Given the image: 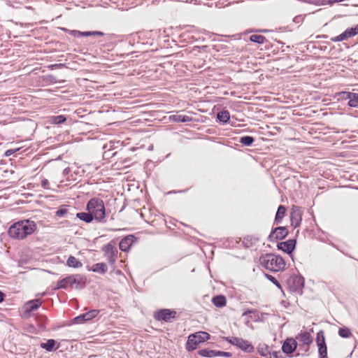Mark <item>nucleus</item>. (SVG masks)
<instances>
[{
    "label": "nucleus",
    "instance_id": "1",
    "mask_svg": "<svg viewBox=\"0 0 358 358\" xmlns=\"http://www.w3.org/2000/svg\"><path fill=\"white\" fill-rule=\"evenodd\" d=\"M36 229L35 222L30 220H23L13 223L8 229L10 237L15 239H24L32 234Z\"/></svg>",
    "mask_w": 358,
    "mask_h": 358
},
{
    "label": "nucleus",
    "instance_id": "2",
    "mask_svg": "<svg viewBox=\"0 0 358 358\" xmlns=\"http://www.w3.org/2000/svg\"><path fill=\"white\" fill-rule=\"evenodd\" d=\"M87 210L96 222H105L106 209L101 199L97 197L91 199L87 204Z\"/></svg>",
    "mask_w": 358,
    "mask_h": 358
},
{
    "label": "nucleus",
    "instance_id": "3",
    "mask_svg": "<svg viewBox=\"0 0 358 358\" xmlns=\"http://www.w3.org/2000/svg\"><path fill=\"white\" fill-rule=\"evenodd\" d=\"M260 264L272 271H279L284 268L285 262L282 257L273 254H266L259 258Z\"/></svg>",
    "mask_w": 358,
    "mask_h": 358
},
{
    "label": "nucleus",
    "instance_id": "4",
    "mask_svg": "<svg viewBox=\"0 0 358 358\" xmlns=\"http://www.w3.org/2000/svg\"><path fill=\"white\" fill-rule=\"evenodd\" d=\"M84 282L82 275H71L58 281L56 289H67L69 287L80 289L83 287Z\"/></svg>",
    "mask_w": 358,
    "mask_h": 358
},
{
    "label": "nucleus",
    "instance_id": "5",
    "mask_svg": "<svg viewBox=\"0 0 358 358\" xmlns=\"http://www.w3.org/2000/svg\"><path fill=\"white\" fill-rule=\"evenodd\" d=\"M210 336L205 331H199L193 334H190L188 337L186 348L189 351L194 350L196 346L210 338Z\"/></svg>",
    "mask_w": 358,
    "mask_h": 358
},
{
    "label": "nucleus",
    "instance_id": "6",
    "mask_svg": "<svg viewBox=\"0 0 358 358\" xmlns=\"http://www.w3.org/2000/svg\"><path fill=\"white\" fill-rule=\"evenodd\" d=\"M225 340L230 344L242 350L245 352H252L254 351L253 345L246 340L238 337H226Z\"/></svg>",
    "mask_w": 358,
    "mask_h": 358
},
{
    "label": "nucleus",
    "instance_id": "7",
    "mask_svg": "<svg viewBox=\"0 0 358 358\" xmlns=\"http://www.w3.org/2000/svg\"><path fill=\"white\" fill-rule=\"evenodd\" d=\"M102 250L110 264H115L117 259V249L113 245L108 243L102 247Z\"/></svg>",
    "mask_w": 358,
    "mask_h": 358
},
{
    "label": "nucleus",
    "instance_id": "8",
    "mask_svg": "<svg viewBox=\"0 0 358 358\" xmlns=\"http://www.w3.org/2000/svg\"><path fill=\"white\" fill-rule=\"evenodd\" d=\"M291 224L294 228L299 227L302 220V210L299 206H293L290 215Z\"/></svg>",
    "mask_w": 358,
    "mask_h": 358
},
{
    "label": "nucleus",
    "instance_id": "9",
    "mask_svg": "<svg viewBox=\"0 0 358 358\" xmlns=\"http://www.w3.org/2000/svg\"><path fill=\"white\" fill-rule=\"evenodd\" d=\"M199 355L204 357H231L232 356L231 352L203 349L199 351Z\"/></svg>",
    "mask_w": 358,
    "mask_h": 358
},
{
    "label": "nucleus",
    "instance_id": "10",
    "mask_svg": "<svg viewBox=\"0 0 358 358\" xmlns=\"http://www.w3.org/2000/svg\"><path fill=\"white\" fill-rule=\"evenodd\" d=\"M288 234V231L285 227H276L272 233L269 235V239L273 241L275 240H282L287 236Z\"/></svg>",
    "mask_w": 358,
    "mask_h": 358
},
{
    "label": "nucleus",
    "instance_id": "11",
    "mask_svg": "<svg viewBox=\"0 0 358 358\" xmlns=\"http://www.w3.org/2000/svg\"><path fill=\"white\" fill-rule=\"evenodd\" d=\"M296 245V241L289 239L285 242H281L278 244V248L282 250L287 254H291L294 250Z\"/></svg>",
    "mask_w": 358,
    "mask_h": 358
},
{
    "label": "nucleus",
    "instance_id": "12",
    "mask_svg": "<svg viewBox=\"0 0 358 358\" xmlns=\"http://www.w3.org/2000/svg\"><path fill=\"white\" fill-rule=\"evenodd\" d=\"M175 311H171L169 309H164L159 311L155 315V318L158 320H164L166 322H169L172 318L175 317Z\"/></svg>",
    "mask_w": 358,
    "mask_h": 358
},
{
    "label": "nucleus",
    "instance_id": "13",
    "mask_svg": "<svg viewBox=\"0 0 358 358\" xmlns=\"http://www.w3.org/2000/svg\"><path fill=\"white\" fill-rule=\"evenodd\" d=\"M297 343L293 338H287L282 346V350L286 354L292 353L296 348Z\"/></svg>",
    "mask_w": 358,
    "mask_h": 358
},
{
    "label": "nucleus",
    "instance_id": "14",
    "mask_svg": "<svg viewBox=\"0 0 358 358\" xmlns=\"http://www.w3.org/2000/svg\"><path fill=\"white\" fill-rule=\"evenodd\" d=\"M135 237L133 235H129L122 238L119 244L120 249L123 252H127L134 242Z\"/></svg>",
    "mask_w": 358,
    "mask_h": 358
},
{
    "label": "nucleus",
    "instance_id": "15",
    "mask_svg": "<svg viewBox=\"0 0 358 358\" xmlns=\"http://www.w3.org/2000/svg\"><path fill=\"white\" fill-rule=\"evenodd\" d=\"M170 120L176 122H189L192 120V117L188 115L176 114L171 115Z\"/></svg>",
    "mask_w": 358,
    "mask_h": 358
},
{
    "label": "nucleus",
    "instance_id": "16",
    "mask_svg": "<svg viewBox=\"0 0 358 358\" xmlns=\"http://www.w3.org/2000/svg\"><path fill=\"white\" fill-rule=\"evenodd\" d=\"M41 305L40 299L31 300L26 303L25 308L27 312H31L36 310Z\"/></svg>",
    "mask_w": 358,
    "mask_h": 358
},
{
    "label": "nucleus",
    "instance_id": "17",
    "mask_svg": "<svg viewBox=\"0 0 358 358\" xmlns=\"http://www.w3.org/2000/svg\"><path fill=\"white\" fill-rule=\"evenodd\" d=\"M56 341L54 339H49L46 343H41V348L45 349L48 352H52L54 350L57 349L55 348Z\"/></svg>",
    "mask_w": 358,
    "mask_h": 358
},
{
    "label": "nucleus",
    "instance_id": "18",
    "mask_svg": "<svg viewBox=\"0 0 358 358\" xmlns=\"http://www.w3.org/2000/svg\"><path fill=\"white\" fill-rule=\"evenodd\" d=\"M212 302L215 306L222 308L226 305L227 300L225 296L222 295H218L213 298Z\"/></svg>",
    "mask_w": 358,
    "mask_h": 358
},
{
    "label": "nucleus",
    "instance_id": "19",
    "mask_svg": "<svg viewBox=\"0 0 358 358\" xmlns=\"http://www.w3.org/2000/svg\"><path fill=\"white\" fill-rule=\"evenodd\" d=\"M76 217L80 219L82 221L85 222L86 223H90L94 220L92 215V214L90 212L85 213H78L76 214Z\"/></svg>",
    "mask_w": 358,
    "mask_h": 358
},
{
    "label": "nucleus",
    "instance_id": "20",
    "mask_svg": "<svg viewBox=\"0 0 358 358\" xmlns=\"http://www.w3.org/2000/svg\"><path fill=\"white\" fill-rule=\"evenodd\" d=\"M286 212V208L283 206H280L278 208L275 217V222L278 224L280 223L282 218L284 217Z\"/></svg>",
    "mask_w": 358,
    "mask_h": 358
},
{
    "label": "nucleus",
    "instance_id": "21",
    "mask_svg": "<svg viewBox=\"0 0 358 358\" xmlns=\"http://www.w3.org/2000/svg\"><path fill=\"white\" fill-rule=\"evenodd\" d=\"M300 341L306 345H309L312 341V337L308 332H303L299 334Z\"/></svg>",
    "mask_w": 358,
    "mask_h": 358
},
{
    "label": "nucleus",
    "instance_id": "22",
    "mask_svg": "<svg viewBox=\"0 0 358 358\" xmlns=\"http://www.w3.org/2000/svg\"><path fill=\"white\" fill-rule=\"evenodd\" d=\"M66 264L69 267L73 268H79L82 266V263L78 259L73 256H70L69 257V259H67Z\"/></svg>",
    "mask_w": 358,
    "mask_h": 358
},
{
    "label": "nucleus",
    "instance_id": "23",
    "mask_svg": "<svg viewBox=\"0 0 358 358\" xmlns=\"http://www.w3.org/2000/svg\"><path fill=\"white\" fill-rule=\"evenodd\" d=\"M108 267L104 263L95 264L92 267V271L99 273H104L106 272Z\"/></svg>",
    "mask_w": 358,
    "mask_h": 358
},
{
    "label": "nucleus",
    "instance_id": "24",
    "mask_svg": "<svg viewBox=\"0 0 358 358\" xmlns=\"http://www.w3.org/2000/svg\"><path fill=\"white\" fill-rule=\"evenodd\" d=\"M217 117L220 122L227 123L230 118V114L228 110H222L217 113Z\"/></svg>",
    "mask_w": 358,
    "mask_h": 358
},
{
    "label": "nucleus",
    "instance_id": "25",
    "mask_svg": "<svg viewBox=\"0 0 358 358\" xmlns=\"http://www.w3.org/2000/svg\"><path fill=\"white\" fill-rule=\"evenodd\" d=\"M255 141V138L250 136H244L240 138L239 142L245 145L250 146Z\"/></svg>",
    "mask_w": 358,
    "mask_h": 358
},
{
    "label": "nucleus",
    "instance_id": "26",
    "mask_svg": "<svg viewBox=\"0 0 358 358\" xmlns=\"http://www.w3.org/2000/svg\"><path fill=\"white\" fill-rule=\"evenodd\" d=\"M250 40L259 44H263L266 41L264 36L256 34L251 35L250 36Z\"/></svg>",
    "mask_w": 358,
    "mask_h": 358
},
{
    "label": "nucleus",
    "instance_id": "27",
    "mask_svg": "<svg viewBox=\"0 0 358 358\" xmlns=\"http://www.w3.org/2000/svg\"><path fill=\"white\" fill-rule=\"evenodd\" d=\"M257 350L259 355L262 357H266L270 354L268 346L266 345H259Z\"/></svg>",
    "mask_w": 358,
    "mask_h": 358
},
{
    "label": "nucleus",
    "instance_id": "28",
    "mask_svg": "<svg viewBox=\"0 0 358 358\" xmlns=\"http://www.w3.org/2000/svg\"><path fill=\"white\" fill-rule=\"evenodd\" d=\"M316 342H317V346L326 345L325 338H324V334L323 331H320L317 334V341H316Z\"/></svg>",
    "mask_w": 358,
    "mask_h": 358
},
{
    "label": "nucleus",
    "instance_id": "29",
    "mask_svg": "<svg viewBox=\"0 0 358 358\" xmlns=\"http://www.w3.org/2000/svg\"><path fill=\"white\" fill-rule=\"evenodd\" d=\"M350 100L348 101V106L350 107H358V94L354 93L353 95H350Z\"/></svg>",
    "mask_w": 358,
    "mask_h": 358
},
{
    "label": "nucleus",
    "instance_id": "30",
    "mask_svg": "<svg viewBox=\"0 0 358 358\" xmlns=\"http://www.w3.org/2000/svg\"><path fill=\"white\" fill-rule=\"evenodd\" d=\"M318 354L320 358H327V349L326 345L318 346Z\"/></svg>",
    "mask_w": 358,
    "mask_h": 358
},
{
    "label": "nucleus",
    "instance_id": "31",
    "mask_svg": "<svg viewBox=\"0 0 358 358\" xmlns=\"http://www.w3.org/2000/svg\"><path fill=\"white\" fill-rule=\"evenodd\" d=\"M66 117L64 115L52 116L51 122L53 124H58L63 123L66 121Z\"/></svg>",
    "mask_w": 358,
    "mask_h": 358
},
{
    "label": "nucleus",
    "instance_id": "32",
    "mask_svg": "<svg viewBox=\"0 0 358 358\" xmlns=\"http://www.w3.org/2000/svg\"><path fill=\"white\" fill-rule=\"evenodd\" d=\"M99 310H91L90 311H88L87 313H85V318L87 320V321L88 320H90L93 318H94L95 317L97 316V315L99 314Z\"/></svg>",
    "mask_w": 358,
    "mask_h": 358
},
{
    "label": "nucleus",
    "instance_id": "33",
    "mask_svg": "<svg viewBox=\"0 0 358 358\" xmlns=\"http://www.w3.org/2000/svg\"><path fill=\"white\" fill-rule=\"evenodd\" d=\"M338 335L342 338H349L351 335V332L348 328H341L338 330Z\"/></svg>",
    "mask_w": 358,
    "mask_h": 358
},
{
    "label": "nucleus",
    "instance_id": "34",
    "mask_svg": "<svg viewBox=\"0 0 358 358\" xmlns=\"http://www.w3.org/2000/svg\"><path fill=\"white\" fill-rule=\"evenodd\" d=\"M348 38H349V37L348 36V33H347L346 31H345L344 32H343L340 35H338V36H336L334 38H332L331 41H334V42H338V41H342L346 40Z\"/></svg>",
    "mask_w": 358,
    "mask_h": 358
},
{
    "label": "nucleus",
    "instance_id": "35",
    "mask_svg": "<svg viewBox=\"0 0 358 358\" xmlns=\"http://www.w3.org/2000/svg\"><path fill=\"white\" fill-rule=\"evenodd\" d=\"M293 282H294V283L296 284L295 289H299L300 287H302L303 286L304 280H303V278H302L294 277L293 278Z\"/></svg>",
    "mask_w": 358,
    "mask_h": 358
},
{
    "label": "nucleus",
    "instance_id": "36",
    "mask_svg": "<svg viewBox=\"0 0 358 358\" xmlns=\"http://www.w3.org/2000/svg\"><path fill=\"white\" fill-rule=\"evenodd\" d=\"M345 31H347L349 38L352 37L358 34V24L355 27L347 29Z\"/></svg>",
    "mask_w": 358,
    "mask_h": 358
},
{
    "label": "nucleus",
    "instance_id": "37",
    "mask_svg": "<svg viewBox=\"0 0 358 358\" xmlns=\"http://www.w3.org/2000/svg\"><path fill=\"white\" fill-rule=\"evenodd\" d=\"M86 321H87V320L85 318V313L80 315L79 316H78L73 319V322L76 323V324H82Z\"/></svg>",
    "mask_w": 358,
    "mask_h": 358
},
{
    "label": "nucleus",
    "instance_id": "38",
    "mask_svg": "<svg viewBox=\"0 0 358 358\" xmlns=\"http://www.w3.org/2000/svg\"><path fill=\"white\" fill-rule=\"evenodd\" d=\"M103 33L101 31H83V36H103Z\"/></svg>",
    "mask_w": 358,
    "mask_h": 358
},
{
    "label": "nucleus",
    "instance_id": "39",
    "mask_svg": "<svg viewBox=\"0 0 358 358\" xmlns=\"http://www.w3.org/2000/svg\"><path fill=\"white\" fill-rule=\"evenodd\" d=\"M353 92H341L339 93L341 97L343 99H349V101L350 100V97L351 96L350 95H353Z\"/></svg>",
    "mask_w": 358,
    "mask_h": 358
},
{
    "label": "nucleus",
    "instance_id": "40",
    "mask_svg": "<svg viewBox=\"0 0 358 358\" xmlns=\"http://www.w3.org/2000/svg\"><path fill=\"white\" fill-rule=\"evenodd\" d=\"M266 277L270 281H271L274 285H275L278 287H280V282L276 280V278L271 275L266 274Z\"/></svg>",
    "mask_w": 358,
    "mask_h": 358
},
{
    "label": "nucleus",
    "instance_id": "41",
    "mask_svg": "<svg viewBox=\"0 0 358 358\" xmlns=\"http://www.w3.org/2000/svg\"><path fill=\"white\" fill-rule=\"evenodd\" d=\"M67 213V210L65 208H60L57 212L56 214L59 217H63Z\"/></svg>",
    "mask_w": 358,
    "mask_h": 358
},
{
    "label": "nucleus",
    "instance_id": "42",
    "mask_svg": "<svg viewBox=\"0 0 358 358\" xmlns=\"http://www.w3.org/2000/svg\"><path fill=\"white\" fill-rule=\"evenodd\" d=\"M71 34L75 37H80L83 36V31H80L77 30H72L71 31Z\"/></svg>",
    "mask_w": 358,
    "mask_h": 358
},
{
    "label": "nucleus",
    "instance_id": "43",
    "mask_svg": "<svg viewBox=\"0 0 358 358\" xmlns=\"http://www.w3.org/2000/svg\"><path fill=\"white\" fill-rule=\"evenodd\" d=\"M49 184V182L47 179H43L41 182V185L44 188H48V185Z\"/></svg>",
    "mask_w": 358,
    "mask_h": 358
},
{
    "label": "nucleus",
    "instance_id": "44",
    "mask_svg": "<svg viewBox=\"0 0 358 358\" xmlns=\"http://www.w3.org/2000/svg\"><path fill=\"white\" fill-rule=\"evenodd\" d=\"M40 320H41L39 322V324H40L41 327H45V323L46 322V318L43 317Z\"/></svg>",
    "mask_w": 358,
    "mask_h": 358
},
{
    "label": "nucleus",
    "instance_id": "45",
    "mask_svg": "<svg viewBox=\"0 0 358 358\" xmlns=\"http://www.w3.org/2000/svg\"><path fill=\"white\" fill-rule=\"evenodd\" d=\"M15 152V150H8L6 152H5V155L8 157V156H10L11 155H13L14 152Z\"/></svg>",
    "mask_w": 358,
    "mask_h": 358
},
{
    "label": "nucleus",
    "instance_id": "46",
    "mask_svg": "<svg viewBox=\"0 0 358 358\" xmlns=\"http://www.w3.org/2000/svg\"><path fill=\"white\" fill-rule=\"evenodd\" d=\"M4 294L3 292H0V303L3 301Z\"/></svg>",
    "mask_w": 358,
    "mask_h": 358
},
{
    "label": "nucleus",
    "instance_id": "47",
    "mask_svg": "<svg viewBox=\"0 0 358 358\" xmlns=\"http://www.w3.org/2000/svg\"><path fill=\"white\" fill-rule=\"evenodd\" d=\"M252 313V310H249L245 311V312L243 314V315H248V313Z\"/></svg>",
    "mask_w": 358,
    "mask_h": 358
}]
</instances>
